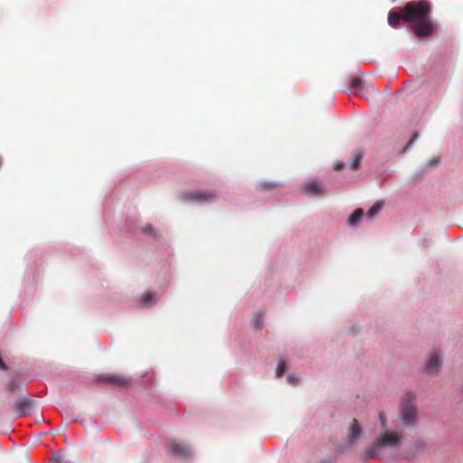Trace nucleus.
<instances>
[{
	"label": "nucleus",
	"instance_id": "obj_1",
	"mask_svg": "<svg viewBox=\"0 0 463 463\" xmlns=\"http://www.w3.org/2000/svg\"><path fill=\"white\" fill-rule=\"evenodd\" d=\"M402 19L411 24L413 33L419 37H428L435 31L431 5L426 0L407 3L402 9Z\"/></svg>",
	"mask_w": 463,
	"mask_h": 463
},
{
	"label": "nucleus",
	"instance_id": "obj_2",
	"mask_svg": "<svg viewBox=\"0 0 463 463\" xmlns=\"http://www.w3.org/2000/svg\"><path fill=\"white\" fill-rule=\"evenodd\" d=\"M403 439V436L397 432H387L381 433L374 442L365 449V458H377V452L383 448H392L399 446Z\"/></svg>",
	"mask_w": 463,
	"mask_h": 463
},
{
	"label": "nucleus",
	"instance_id": "obj_3",
	"mask_svg": "<svg viewBox=\"0 0 463 463\" xmlns=\"http://www.w3.org/2000/svg\"><path fill=\"white\" fill-rule=\"evenodd\" d=\"M216 198L217 196L213 191H185L181 194L183 201L198 203L213 202Z\"/></svg>",
	"mask_w": 463,
	"mask_h": 463
},
{
	"label": "nucleus",
	"instance_id": "obj_4",
	"mask_svg": "<svg viewBox=\"0 0 463 463\" xmlns=\"http://www.w3.org/2000/svg\"><path fill=\"white\" fill-rule=\"evenodd\" d=\"M417 419V411L411 401L403 402L401 407V420L405 427L413 426Z\"/></svg>",
	"mask_w": 463,
	"mask_h": 463
},
{
	"label": "nucleus",
	"instance_id": "obj_5",
	"mask_svg": "<svg viewBox=\"0 0 463 463\" xmlns=\"http://www.w3.org/2000/svg\"><path fill=\"white\" fill-rule=\"evenodd\" d=\"M97 382L105 384H111L117 387L128 388L130 383L129 381L118 374L105 373L100 374L97 378Z\"/></svg>",
	"mask_w": 463,
	"mask_h": 463
},
{
	"label": "nucleus",
	"instance_id": "obj_6",
	"mask_svg": "<svg viewBox=\"0 0 463 463\" xmlns=\"http://www.w3.org/2000/svg\"><path fill=\"white\" fill-rule=\"evenodd\" d=\"M324 192L323 186L316 181L307 182L303 185V193L310 196L322 195Z\"/></svg>",
	"mask_w": 463,
	"mask_h": 463
},
{
	"label": "nucleus",
	"instance_id": "obj_7",
	"mask_svg": "<svg viewBox=\"0 0 463 463\" xmlns=\"http://www.w3.org/2000/svg\"><path fill=\"white\" fill-rule=\"evenodd\" d=\"M441 366V360L437 353H432L426 364V371L430 374L437 373Z\"/></svg>",
	"mask_w": 463,
	"mask_h": 463
},
{
	"label": "nucleus",
	"instance_id": "obj_8",
	"mask_svg": "<svg viewBox=\"0 0 463 463\" xmlns=\"http://www.w3.org/2000/svg\"><path fill=\"white\" fill-rule=\"evenodd\" d=\"M168 450L180 458H188L190 456V449L184 444L171 443L168 445Z\"/></svg>",
	"mask_w": 463,
	"mask_h": 463
},
{
	"label": "nucleus",
	"instance_id": "obj_9",
	"mask_svg": "<svg viewBox=\"0 0 463 463\" xmlns=\"http://www.w3.org/2000/svg\"><path fill=\"white\" fill-rule=\"evenodd\" d=\"M32 408V402L28 399H20L14 405V411L18 417L25 416Z\"/></svg>",
	"mask_w": 463,
	"mask_h": 463
},
{
	"label": "nucleus",
	"instance_id": "obj_10",
	"mask_svg": "<svg viewBox=\"0 0 463 463\" xmlns=\"http://www.w3.org/2000/svg\"><path fill=\"white\" fill-rule=\"evenodd\" d=\"M361 435H362V428L359 425L357 420L354 419L349 427L347 436H348L349 439L353 440L354 439L359 438Z\"/></svg>",
	"mask_w": 463,
	"mask_h": 463
},
{
	"label": "nucleus",
	"instance_id": "obj_11",
	"mask_svg": "<svg viewBox=\"0 0 463 463\" xmlns=\"http://www.w3.org/2000/svg\"><path fill=\"white\" fill-rule=\"evenodd\" d=\"M364 213L361 208L356 209L348 218V224L352 226L357 225L363 218Z\"/></svg>",
	"mask_w": 463,
	"mask_h": 463
},
{
	"label": "nucleus",
	"instance_id": "obj_12",
	"mask_svg": "<svg viewBox=\"0 0 463 463\" xmlns=\"http://www.w3.org/2000/svg\"><path fill=\"white\" fill-rule=\"evenodd\" d=\"M156 298L149 293H144L138 299L140 307H150L156 303Z\"/></svg>",
	"mask_w": 463,
	"mask_h": 463
},
{
	"label": "nucleus",
	"instance_id": "obj_13",
	"mask_svg": "<svg viewBox=\"0 0 463 463\" xmlns=\"http://www.w3.org/2000/svg\"><path fill=\"white\" fill-rule=\"evenodd\" d=\"M402 19V14H401L396 12L389 13L388 23L392 27L397 28L400 25V22Z\"/></svg>",
	"mask_w": 463,
	"mask_h": 463
},
{
	"label": "nucleus",
	"instance_id": "obj_14",
	"mask_svg": "<svg viewBox=\"0 0 463 463\" xmlns=\"http://www.w3.org/2000/svg\"><path fill=\"white\" fill-rule=\"evenodd\" d=\"M362 157H363L362 152L360 150H356L354 155V158L349 165V167L351 170L354 171L359 168Z\"/></svg>",
	"mask_w": 463,
	"mask_h": 463
},
{
	"label": "nucleus",
	"instance_id": "obj_15",
	"mask_svg": "<svg viewBox=\"0 0 463 463\" xmlns=\"http://www.w3.org/2000/svg\"><path fill=\"white\" fill-rule=\"evenodd\" d=\"M383 201H377L368 210L367 216L373 218L383 208Z\"/></svg>",
	"mask_w": 463,
	"mask_h": 463
},
{
	"label": "nucleus",
	"instance_id": "obj_16",
	"mask_svg": "<svg viewBox=\"0 0 463 463\" xmlns=\"http://www.w3.org/2000/svg\"><path fill=\"white\" fill-rule=\"evenodd\" d=\"M22 386V383L19 380L16 379H11L6 383V389L10 392H14L15 391H18Z\"/></svg>",
	"mask_w": 463,
	"mask_h": 463
},
{
	"label": "nucleus",
	"instance_id": "obj_17",
	"mask_svg": "<svg viewBox=\"0 0 463 463\" xmlns=\"http://www.w3.org/2000/svg\"><path fill=\"white\" fill-rule=\"evenodd\" d=\"M279 185L277 183L273 182H263L258 184V190L260 191H268L277 188Z\"/></svg>",
	"mask_w": 463,
	"mask_h": 463
},
{
	"label": "nucleus",
	"instance_id": "obj_18",
	"mask_svg": "<svg viewBox=\"0 0 463 463\" xmlns=\"http://www.w3.org/2000/svg\"><path fill=\"white\" fill-rule=\"evenodd\" d=\"M286 372V363L283 360H279L276 370V376L281 377Z\"/></svg>",
	"mask_w": 463,
	"mask_h": 463
},
{
	"label": "nucleus",
	"instance_id": "obj_19",
	"mask_svg": "<svg viewBox=\"0 0 463 463\" xmlns=\"http://www.w3.org/2000/svg\"><path fill=\"white\" fill-rule=\"evenodd\" d=\"M379 420H380V423H381L382 428H386V426H387V420H386V417H385L383 412H380Z\"/></svg>",
	"mask_w": 463,
	"mask_h": 463
},
{
	"label": "nucleus",
	"instance_id": "obj_20",
	"mask_svg": "<svg viewBox=\"0 0 463 463\" xmlns=\"http://www.w3.org/2000/svg\"><path fill=\"white\" fill-rule=\"evenodd\" d=\"M361 83H362L361 79L354 78L351 81V87L354 88V89L358 88L361 85Z\"/></svg>",
	"mask_w": 463,
	"mask_h": 463
},
{
	"label": "nucleus",
	"instance_id": "obj_21",
	"mask_svg": "<svg viewBox=\"0 0 463 463\" xmlns=\"http://www.w3.org/2000/svg\"><path fill=\"white\" fill-rule=\"evenodd\" d=\"M419 135L418 133H414L413 136L411 137V138L410 139V141L407 143L406 145V149L409 148L414 142L415 140L418 138Z\"/></svg>",
	"mask_w": 463,
	"mask_h": 463
},
{
	"label": "nucleus",
	"instance_id": "obj_22",
	"mask_svg": "<svg viewBox=\"0 0 463 463\" xmlns=\"http://www.w3.org/2000/svg\"><path fill=\"white\" fill-rule=\"evenodd\" d=\"M288 382L290 383V384H297L298 383V379L297 377H295L294 375H288Z\"/></svg>",
	"mask_w": 463,
	"mask_h": 463
},
{
	"label": "nucleus",
	"instance_id": "obj_23",
	"mask_svg": "<svg viewBox=\"0 0 463 463\" xmlns=\"http://www.w3.org/2000/svg\"><path fill=\"white\" fill-rule=\"evenodd\" d=\"M143 232L145 233H152L154 232L153 227L151 225H147L143 228Z\"/></svg>",
	"mask_w": 463,
	"mask_h": 463
},
{
	"label": "nucleus",
	"instance_id": "obj_24",
	"mask_svg": "<svg viewBox=\"0 0 463 463\" xmlns=\"http://www.w3.org/2000/svg\"><path fill=\"white\" fill-rule=\"evenodd\" d=\"M261 314L259 315L257 321H256V327L258 329L261 328Z\"/></svg>",
	"mask_w": 463,
	"mask_h": 463
},
{
	"label": "nucleus",
	"instance_id": "obj_25",
	"mask_svg": "<svg viewBox=\"0 0 463 463\" xmlns=\"http://www.w3.org/2000/svg\"><path fill=\"white\" fill-rule=\"evenodd\" d=\"M344 166H345V165L343 163H337L335 165V170H336V171L342 170L344 168Z\"/></svg>",
	"mask_w": 463,
	"mask_h": 463
},
{
	"label": "nucleus",
	"instance_id": "obj_26",
	"mask_svg": "<svg viewBox=\"0 0 463 463\" xmlns=\"http://www.w3.org/2000/svg\"><path fill=\"white\" fill-rule=\"evenodd\" d=\"M439 163V158L433 159V160H431V161H430V165H431L432 166L437 165Z\"/></svg>",
	"mask_w": 463,
	"mask_h": 463
},
{
	"label": "nucleus",
	"instance_id": "obj_27",
	"mask_svg": "<svg viewBox=\"0 0 463 463\" xmlns=\"http://www.w3.org/2000/svg\"><path fill=\"white\" fill-rule=\"evenodd\" d=\"M406 398H408L409 400H411V399H412L413 397H412V395H411V394L407 393Z\"/></svg>",
	"mask_w": 463,
	"mask_h": 463
}]
</instances>
